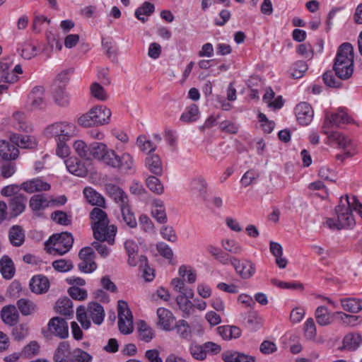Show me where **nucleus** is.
I'll use <instances>...</instances> for the list:
<instances>
[{
    "label": "nucleus",
    "mask_w": 362,
    "mask_h": 362,
    "mask_svg": "<svg viewBox=\"0 0 362 362\" xmlns=\"http://www.w3.org/2000/svg\"><path fill=\"white\" fill-rule=\"evenodd\" d=\"M122 221L130 228H135L137 226V222L134 213L132 209L131 205L120 209Z\"/></svg>",
    "instance_id": "44"
},
{
    "label": "nucleus",
    "mask_w": 362,
    "mask_h": 362,
    "mask_svg": "<svg viewBox=\"0 0 362 362\" xmlns=\"http://www.w3.org/2000/svg\"><path fill=\"white\" fill-rule=\"evenodd\" d=\"M334 313L328 311V309L323 305L319 306L316 308L315 312V317L317 323L320 326H327L332 323V317L334 316Z\"/></svg>",
    "instance_id": "28"
},
{
    "label": "nucleus",
    "mask_w": 362,
    "mask_h": 362,
    "mask_svg": "<svg viewBox=\"0 0 362 362\" xmlns=\"http://www.w3.org/2000/svg\"><path fill=\"white\" fill-rule=\"evenodd\" d=\"M111 110L103 105H98L91 108L88 112L82 115L78 122L80 125L89 127L92 126L107 124L110 121Z\"/></svg>",
    "instance_id": "4"
},
{
    "label": "nucleus",
    "mask_w": 362,
    "mask_h": 362,
    "mask_svg": "<svg viewBox=\"0 0 362 362\" xmlns=\"http://www.w3.org/2000/svg\"><path fill=\"white\" fill-rule=\"evenodd\" d=\"M193 297H189L187 295H178L176 297V302L179 309L182 313L183 317H188L194 310V305L190 300Z\"/></svg>",
    "instance_id": "23"
},
{
    "label": "nucleus",
    "mask_w": 362,
    "mask_h": 362,
    "mask_svg": "<svg viewBox=\"0 0 362 362\" xmlns=\"http://www.w3.org/2000/svg\"><path fill=\"white\" fill-rule=\"evenodd\" d=\"M118 327L124 334L133 331V317L127 303L124 300L118 301Z\"/></svg>",
    "instance_id": "8"
},
{
    "label": "nucleus",
    "mask_w": 362,
    "mask_h": 362,
    "mask_svg": "<svg viewBox=\"0 0 362 362\" xmlns=\"http://www.w3.org/2000/svg\"><path fill=\"white\" fill-rule=\"evenodd\" d=\"M18 155V148L15 144L1 140V160H16Z\"/></svg>",
    "instance_id": "26"
},
{
    "label": "nucleus",
    "mask_w": 362,
    "mask_h": 362,
    "mask_svg": "<svg viewBox=\"0 0 362 362\" xmlns=\"http://www.w3.org/2000/svg\"><path fill=\"white\" fill-rule=\"evenodd\" d=\"M189 351L192 356L196 360L203 361L206 358L204 349V344L200 345L193 342L189 346Z\"/></svg>",
    "instance_id": "64"
},
{
    "label": "nucleus",
    "mask_w": 362,
    "mask_h": 362,
    "mask_svg": "<svg viewBox=\"0 0 362 362\" xmlns=\"http://www.w3.org/2000/svg\"><path fill=\"white\" fill-rule=\"evenodd\" d=\"M9 138L10 141L15 144L17 147L31 148L36 146L35 140L30 136H20L17 134H11Z\"/></svg>",
    "instance_id": "30"
},
{
    "label": "nucleus",
    "mask_w": 362,
    "mask_h": 362,
    "mask_svg": "<svg viewBox=\"0 0 362 362\" xmlns=\"http://www.w3.org/2000/svg\"><path fill=\"white\" fill-rule=\"evenodd\" d=\"M54 103L60 107H67L69 105L70 98L69 93L61 86L54 89L52 93Z\"/></svg>",
    "instance_id": "41"
},
{
    "label": "nucleus",
    "mask_w": 362,
    "mask_h": 362,
    "mask_svg": "<svg viewBox=\"0 0 362 362\" xmlns=\"http://www.w3.org/2000/svg\"><path fill=\"white\" fill-rule=\"evenodd\" d=\"M74 243L72 235L68 232L56 233L45 242V250L49 254L63 255L70 250Z\"/></svg>",
    "instance_id": "5"
},
{
    "label": "nucleus",
    "mask_w": 362,
    "mask_h": 362,
    "mask_svg": "<svg viewBox=\"0 0 362 362\" xmlns=\"http://www.w3.org/2000/svg\"><path fill=\"white\" fill-rule=\"evenodd\" d=\"M18 308L23 315H30L37 310V305L31 300L21 298L17 302Z\"/></svg>",
    "instance_id": "47"
},
{
    "label": "nucleus",
    "mask_w": 362,
    "mask_h": 362,
    "mask_svg": "<svg viewBox=\"0 0 362 362\" xmlns=\"http://www.w3.org/2000/svg\"><path fill=\"white\" fill-rule=\"evenodd\" d=\"M353 64L352 61H347L346 62H334L333 69L338 78L346 80L349 78L353 74Z\"/></svg>",
    "instance_id": "21"
},
{
    "label": "nucleus",
    "mask_w": 362,
    "mask_h": 362,
    "mask_svg": "<svg viewBox=\"0 0 362 362\" xmlns=\"http://www.w3.org/2000/svg\"><path fill=\"white\" fill-rule=\"evenodd\" d=\"M21 56L25 59H30L37 54V48L30 42H25L22 45Z\"/></svg>",
    "instance_id": "55"
},
{
    "label": "nucleus",
    "mask_w": 362,
    "mask_h": 362,
    "mask_svg": "<svg viewBox=\"0 0 362 362\" xmlns=\"http://www.w3.org/2000/svg\"><path fill=\"white\" fill-rule=\"evenodd\" d=\"M233 267L236 274L242 279H249L254 276L256 272L255 264L247 259H238L236 257Z\"/></svg>",
    "instance_id": "12"
},
{
    "label": "nucleus",
    "mask_w": 362,
    "mask_h": 362,
    "mask_svg": "<svg viewBox=\"0 0 362 362\" xmlns=\"http://www.w3.org/2000/svg\"><path fill=\"white\" fill-rule=\"evenodd\" d=\"M136 144L141 151L146 153L153 152L156 148V146L144 135H141L137 138Z\"/></svg>",
    "instance_id": "59"
},
{
    "label": "nucleus",
    "mask_w": 362,
    "mask_h": 362,
    "mask_svg": "<svg viewBox=\"0 0 362 362\" xmlns=\"http://www.w3.org/2000/svg\"><path fill=\"white\" fill-rule=\"evenodd\" d=\"M145 165L148 170L156 175H160L163 173L162 163L158 155H149L145 160Z\"/></svg>",
    "instance_id": "34"
},
{
    "label": "nucleus",
    "mask_w": 362,
    "mask_h": 362,
    "mask_svg": "<svg viewBox=\"0 0 362 362\" xmlns=\"http://www.w3.org/2000/svg\"><path fill=\"white\" fill-rule=\"evenodd\" d=\"M138 332L139 339L145 342L151 341L155 336L153 329L144 321L139 322Z\"/></svg>",
    "instance_id": "46"
},
{
    "label": "nucleus",
    "mask_w": 362,
    "mask_h": 362,
    "mask_svg": "<svg viewBox=\"0 0 362 362\" xmlns=\"http://www.w3.org/2000/svg\"><path fill=\"white\" fill-rule=\"evenodd\" d=\"M90 220L94 238L98 241H107L112 245L117 228L116 226L109 224L107 214L99 207H94L90 213Z\"/></svg>",
    "instance_id": "2"
},
{
    "label": "nucleus",
    "mask_w": 362,
    "mask_h": 362,
    "mask_svg": "<svg viewBox=\"0 0 362 362\" xmlns=\"http://www.w3.org/2000/svg\"><path fill=\"white\" fill-rule=\"evenodd\" d=\"M13 118L18 123L17 126L16 127V129L25 132L32 131V127L26 120L24 113L16 112L13 113Z\"/></svg>",
    "instance_id": "54"
},
{
    "label": "nucleus",
    "mask_w": 362,
    "mask_h": 362,
    "mask_svg": "<svg viewBox=\"0 0 362 362\" xmlns=\"http://www.w3.org/2000/svg\"><path fill=\"white\" fill-rule=\"evenodd\" d=\"M25 197L18 195L13 197L9 203V209L11 211V216L16 217L21 214L25 207Z\"/></svg>",
    "instance_id": "38"
},
{
    "label": "nucleus",
    "mask_w": 362,
    "mask_h": 362,
    "mask_svg": "<svg viewBox=\"0 0 362 362\" xmlns=\"http://www.w3.org/2000/svg\"><path fill=\"white\" fill-rule=\"evenodd\" d=\"M222 359L225 362H256L255 356L235 351L224 352Z\"/></svg>",
    "instance_id": "20"
},
{
    "label": "nucleus",
    "mask_w": 362,
    "mask_h": 362,
    "mask_svg": "<svg viewBox=\"0 0 362 362\" xmlns=\"http://www.w3.org/2000/svg\"><path fill=\"white\" fill-rule=\"evenodd\" d=\"M269 245L270 252L276 257V263L278 267L282 269L285 268L287 265V260L282 257V246L279 243L273 241L270 242Z\"/></svg>",
    "instance_id": "40"
},
{
    "label": "nucleus",
    "mask_w": 362,
    "mask_h": 362,
    "mask_svg": "<svg viewBox=\"0 0 362 362\" xmlns=\"http://www.w3.org/2000/svg\"><path fill=\"white\" fill-rule=\"evenodd\" d=\"M49 288L48 279L43 275L34 276L30 281V288L32 292L36 294L46 293Z\"/></svg>",
    "instance_id": "19"
},
{
    "label": "nucleus",
    "mask_w": 362,
    "mask_h": 362,
    "mask_svg": "<svg viewBox=\"0 0 362 362\" xmlns=\"http://www.w3.org/2000/svg\"><path fill=\"white\" fill-rule=\"evenodd\" d=\"M218 333L225 340H230L232 339H237L241 334V330L236 326H220L217 327Z\"/></svg>",
    "instance_id": "37"
},
{
    "label": "nucleus",
    "mask_w": 362,
    "mask_h": 362,
    "mask_svg": "<svg viewBox=\"0 0 362 362\" xmlns=\"http://www.w3.org/2000/svg\"><path fill=\"white\" fill-rule=\"evenodd\" d=\"M221 246L225 251L233 255L240 254L243 249L236 240L233 239H225L221 241Z\"/></svg>",
    "instance_id": "51"
},
{
    "label": "nucleus",
    "mask_w": 362,
    "mask_h": 362,
    "mask_svg": "<svg viewBox=\"0 0 362 362\" xmlns=\"http://www.w3.org/2000/svg\"><path fill=\"white\" fill-rule=\"evenodd\" d=\"M298 121L303 125H308L313 117V110L311 106L307 103H300L295 108Z\"/></svg>",
    "instance_id": "15"
},
{
    "label": "nucleus",
    "mask_w": 362,
    "mask_h": 362,
    "mask_svg": "<svg viewBox=\"0 0 362 362\" xmlns=\"http://www.w3.org/2000/svg\"><path fill=\"white\" fill-rule=\"evenodd\" d=\"M362 343V337L358 333H349L343 339V345L341 350H349L351 351L356 350Z\"/></svg>",
    "instance_id": "25"
},
{
    "label": "nucleus",
    "mask_w": 362,
    "mask_h": 362,
    "mask_svg": "<svg viewBox=\"0 0 362 362\" xmlns=\"http://www.w3.org/2000/svg\"><path fill=\"white\" fill-rule=\"evenodd\" d=\"M14 160H1V177L8 178L11 177L16 170V166Z\"/></svg>",
    "instance_id": "62"
},
{
    "label": "nucleus",
    "mask_w": 362,
    "mask_h": 362,
    "mask_svg": "<svg viewBox=\"0 0 362 362\" xmlns=\"http://www.w3.org/2000/svg\"><path fill=\"white\" fill-rule=\"evenodd\" d=\"M45 93V90L43 86H37L33 88L28 95L27 109L33 111L44 108L46 106Z\"/></svg>",
    "instance_id": "10"
},
{
    "label": "nucleus",
    "mask_w": 362,
    "mask_h": 362,
    "mask_svg": "<svg viewBox=\"0 0 362 362\" xmlns=\"http://www.w3.org/2000/svg\"><path fill=\"white\" fill-rule=\"evenodd\" d=\"M107 194L117 204L119 209L129 205L127 193L119 186L108 183L105 186Z\"/></svg>",
    "instance_id": "13"
},
{
    "label": "nucleus",
    "mask_w": 362,
    "mask_h": 362,
    "mask_svg": "<svg viewBox=\"0 0 362 362\" xmlns=\"http://www.w3.org/2000/svg\"><path fill=\"white\" fill-rule=\"evenodd\" d=\"M21 187L28 193H34L40 191H48L50 189V185L41 179L35 178L23 182Z\"/></svg>",
    "instance_id": "18"
},
{
    "label": "nucleus",
    "mask_w": 362,
    "mask_h": 362,
    "mask_svg": "<svg viewBox=\"0 0 362 362\" xmlns=\"http://www.w3.org/2000/svg\"><path fill=\"white\" fill-rule=\"evenodd\" d=\"M68 171L78 177H85L88 173V169L81 160L74 156L69 157L64 161Z\"/></svg>",
    "instance_id": "16"
},
{
    "label": "nucleus",
    "mask_w": 362,
    "mask_h": 362,
    "mask_svg": "<svg viewBox=\"0 0 362 362\" xmlns=\"http://www.w3.org/2000/svg\"><path fill=\"white\" fill-rule=\"evenodd\" d=\"M352 61L354 63V48L349 42H344L340 45L335 58L336 62Z\"/></svg>",
    "instance_id": "29"
},
{
    "label": "nucleus",
    "mask_w": 362,
    "mask_h": 362,
    "mask_svg": "<svg viewBox=\"0 0 362 362\" xmlns=\"http://www.w3.org/2000/svg\"><path fill=\"white\" fill-rule=\"evenodd\" d=\"M8 238L13 246L22 245L25 241V233L22 227L18 225L13 226L9 230Z\"/></svg>",
    "instance_id": "32"
},
{
    "label": "nucleus",
    "mask_w": 362,
    "mask_h": 362,
    "mask_svg": "<svg viewBox=\"0 0 362 362\" xmlns=\"http://www.w3.org/2000/svg\"><path fill=\"white\" fill-rule=\"evenodd\" d=\"M154 5L148 1H145L135 11V16L141 21L145 22L146 18L143 16H150L154 12Z\"/></svg>",
    "instance_id": "50"
},
{
    "label": "nucleus",
    "mask_w": 362,
    "mask_h": 362,
    "mask_svg": "<svg viewBox=\"0 0 362 362\" xmlns=\"http://www.w3.org/2000/svg\"><path fill=\"white\" fill-rule=\"evenodd\" d=\"M78 257L81 262L78 267L81 272L90 274L97 269V264L95 262V254L92 247H83L78 252Z\"/></svg>",
    "instance_id": "9"
},
{
    "label": "nucleus",
    "mask_w": 362,
    "mask_h": 362,
    "mask_svg": "<svg viewBox=\"0 0 362 362\" xmlns=\"http://www.w3.org/2000/svg\"><path fill=\"white\" fill-rule=\"evenodd\" d=\"M70 362H91L92 356L81 349H75L71 354Z\"/></svg>",
    "instance_id": "60"
},
{
    "label": "nucleus",
    "mask_w": 362,
    "mask_h": 362,
    "mask_svg": "<svg viewBox=\"0 0 362 362\" xmlns=\"http://www.w3.org/2000/svg\"><path fill=\"white\" fill-rule=\"evenodd\" d=\"M157 325L165 331H170L174 328L175 317L168 309L159 308L157 310Z\"/></svg>",
    "instance_id": "14"
},
{
    "label": "nucleus",
    "mask_w": 362,
    "mask_h": 362,
    "mask_svg": "<svg viewBox=\"0 0 362 362\" xmlns=\"http://www.w3.org/2000/svg\"><path fill=\"white\" fill-rule=\"evenodd\" d=\"M325 133L327 134L328 138L331 141H334L339 148L346 149L351 144V139L340 132H333L328 134V132H325Z\"/></svg>",
    "instance_id": "45"
},
{
    "label": "nucleus",
    "mask_w": 362,
    "mask_h": 362,
    "mask_svg": "<svg viewBox=\"0 0 362 362\" xmlns=\"http://www.w3.org/2000/svg\"><path fill=\"white\" fill-rule=\"evenodd\" d=\"M304 336L307 339L313 340L315 339L317 332L315 322L313 318L310 317L307 319L304 324Z\"/></svg>",
    "instance_id": "63"
},
{
    "label": "nucleus",
    "mask_w": 362,
    "mask_h": 362,
    "mask_svg": "<svg viewBox=\"0 0 362 362\" xmlns=\"http://www.w3.org/2000/svg\"><path fill=\"white\" fill-rule=\"evenodd\" d=\"M178 335L185 339H189L192 337V330L189 323L185 320H178L174 327Z\"/></svg>",
    "instance_id": "48"
},
{
    "label": "nucleus",
    "mask_w": 362,
    "mask_h": 362,
    "mask_svg": "<svg viewBox=\"0 0 362 362\" xmlns=\"http://www.w3.org/2000/svg\"><path fill=\"white\" fill-rule=\"evenodd\" d=\"M89 158L95 159L107 166L127 171L134 167L133 157L129 153L119 156L103 142H93L89 145Z\"/></svg>",
    "instance_id": "1"
},
{
    "label": "nucleus",
    "mask_w": 362,
    "mask_h": 362,
    "mask_svg": "<svg viewBox=\"0 0 362 362\" xmlns=\"http://www.w3.org/2000/svg\"><path fill=\"white\" fill-rule=\"evenodd\" d=\"M16 273V268L12 259L7 255L1 257V275L6 279H11Z\"/></svg>",
    "instance_id": "39"
},
{
    "label": "nucleus",
    "mask_w": 362,
    "mask_h": 362,
    "mask_svg": "<svg viewBox=\"0 0 362 362\" xmlns=\"http://www.w3.org/2000/svg\"><path fill=\"white\" fill-rule=\"evenodd\" d=\"M88 317L96 325H100L105 316V312L103 306L95 302L90 303L87 308Z\"/></svg>",
    "instance_id": "22"
},
{
    "label": "nucleus",
    "mask_w": 362,
    "mask_h": 362,
    "mask_svg": "<svg viewBox=\"0 0 362 362\" xmlns=\"http://www.w3.org/2000/svg\"><path fill=\"white\" fill-rule=\"evenodd\" d=\"M70 353V345L67 341H62L59 344L53 356L54 362H69L68 356Z\"/></svg>",
    "instance_id": "36"
},
{
    "label": "nucleus",
    "mask_w": 362,
    "mask_h": 362,
    "mask_svg": "<svg viewBox=\"0 0 362 362\" xmlns=\"http://www.w3.org/2000/svg\"><path fill=\"white\" fill-rule=\"evenodd\" d=\"M147 187L153 193L161 194L163 192V186L160 180L156 176H149L146 180Z\"/></svg>",
    "instance_id": "56"
},
{
    "label": "nucleus",
    "mask_w": 362,
    "mask_h": 362,
    "mask_svg": "<svg viewBox=\"0 0 362 362\" xmlns=\"http://www.w3.org/2000/svg\"><path fill=\"white\" fill-rule=\"evenodd\" d=\"M349 122V116L346 112L340 110L331 115H326L323 128L339 127L341 124Z\"/></svg>",
    "instance_id": "17"
},
{
    "label": "nucleus",
    "mask_w": 362,
    "mask_h": 362,
    "mask_svg": "<svg viewBox=\"0 0 362 362\" xmlns=\"http://www.w3.org/2000/svg\"><path fill=\"white\" fill-rule=\"evenodd\" d=\"M4 62H1V82L6 83H14L19 79L17 74L23 73L22 67L20 64H17L12 70H9L10 66L13 64V59L10 57L4 58Z\"/></svg>",
    "instance_id": "11"
},
{
    "label": "nucleus",
    "mask_w": 362,
    "mask_h": 362,
    "mask_svg": "<svg viewBox=\"0 0 362 362\" xmlns=\"http://www.w3.org/2000/svg\"><path fill=\"white\" fill-rule=\"evenodd\" d=\"M73 148L75 153L81 158L87 160H90L89 158V146L82 140H77L73 144Z\"/></svg>",
    "instance_id": "57"
},
{
    "label": "nucleus",
    "mask_w": 362,
    "mask_h": 362,
    "mask_svg": "<svg viewBox=\"0 0 362 362\" xmlns=\"http://www.w3.org/2000/svg\"><path fill=\"white\" fill-rule=\"evenodd\" d=\"M42 333L47 339L52 336L66 339L69 336L68 324L64 319L54 317L49 321L47 329L42 330Z\"/></svg>",
    "instance_id": "7"
},
{
    "label": "nucleus",
    "mask_w": 362,
    "mask_h": 362,
    "mask_svg": "<svg viewBox=\"0 0 362 362\" xmlns=\"http://www.w3.org/2000/svg\"><path fill=\"white\" fill-rule=\"evenodd\" d=\"M55 310L56 312L66 316L71 315L74 313L72 302L67 297L59 298L57 301Z\"/></svg>",
    "instance_id": "42"
},
{
    "label": "nucleus",
    "mask_w": 362,
    "mask_h": 362,
    "mask_svg": "<svg viewBox=\"0 0 362 362\" xmlns=\"http://www.w3.org/2000/svg\"><path fill=\"white\" fill-rule=\"evenodd\" d=\"M84 196L87 202L93 206L105 207V198L91 187H86L83 190Z\"/></svg>",
    "instance_id": "31"
},
{
    "label": "nucleus",
    "mask_w": 362,
    "mask_h": 362,
    "mask_svg": "<svg viewBox=\"0 0 362 362\" xmlns=\"http://www.w3.org/2000/svg\"><path fill=\"white\" fill-rule=\"evenodd\" d=\"M48 206V201L42 194L34 195L30 198V207L33 211H39Z\"/></svg>",
    "instance_id": "58"
},
{
    "label": "nucleus",
    "mask_w": 362,
    "mask_h": 362,
    "mask_svg": "<svg viewBox=\"0 0 362 362\" xmlns=\"http://www.w3.org/2000/svg\"><path fill=\"white\" fill-rule=\"evenodd\" d=\"M18 313L14 305L5 306L1 309V319L7 325H13L18 320Z\"/></svg>",
    "instance_id": "33"
},
{
    "label": "nucleus",
    "mask_w": 362,
    "mask_h": 362,
    "mask_svg": "<svg viewBox=\"0 0 362 362\" xmlns=\"http://www.w3.org/2000/svg\"><path fill=\"white\" fill-rule=\"evenodd\" d=\"M207 186L206 179L202 175L194 177L189 182L190 190L199 193V195L204 199L206 195Z\"/></svg>",
    "instance_id": "27"
},
{
    "label": "nucleus",
    "mask_w": 362,
    "mask_h": 362,
    "mask_svg": "<svg viewBox=\"0 0 362 362\" xmlns=\"http://www.w3.org/2000/svg\"><path fill=\"white\" fill-rule=\"evenodd\" d=\"M76 126L71 122H59L52 124L45 129L47 137L54 138L56 141L69 140L77 134Z\"/></svg>",
    "instance_id": "6"
},
{
    "label": "nucleus",
    "mask_w": 362,
    "mask_h": 362,
    "mask_svg": "<svg viewBox=\"0 0 362 362\" xmlns=\"http://www.w3.org/2000/svg\"><path fill=\"white\" fill-rule=\"evenodd\" d=\"M352 211L351 198L348 195L341 197L339 204L335 207L337 218H326L325 225L332 230H341L354 227L356 221Z\"/></svg>",
    "instance_id": "3"
},
{
    "label": "nucleus",
    "mask_w": 362,
    "mask_h": 362,
    "mask_svg": "<svg viewBox=\"0 0 362 362\" xmlns=\"http://www.w3.org/2000/svg\"><path fill=\"white\" fill-rule=\"evenodd\" d=\"M153 217L160 223L167 222V216L163 202L160 199H155L153 202V208L151 209Z\"/></svg>",
    "instance_id": "35"
},
{
    "label": "nucleus",
    "mask_w": 362,
    "mask_h": 362,
    "mask_svg": "<svg viewBox=\"0 0 362 362\" xmlns=\"http://www.w3.org/2000/svg\"><path fill=\"white\" fill-rule=\"evenodd\" d=\"M198 115L199 108L196 105L192 104L181 115L180 119L185 123L192 122L198 119Z\"/></svg>",
    "instance_id": "49"
},
{
    "label": "nucleus",
    "mask_w": 362,
    "mask_h": 362,
    "mask_svg": "<svg viewBox=\"0 0 362 362\" xmlns=\"http://www.w3.org/2000/svg\"><path fill=\"white\" fill-rule=\"evenodd\" d=\"M143 270L144 278L147 281H151L154 278L153 269L150 268L148 264L147 258L144 255H140L139 258V264H137Z\"/></svg>",
    "instance_id": "53"
},
{
    "label": "nucleus",
    "mask_w": 362,
    "mask_h": 362,
    "mask_svg": "<svg viewBox=\"0 0 362 362\" xmlns=\"http://www.w3.org/2000/svg\"><path fill=\"white\" fill-rule=\"evenodd\" d=\"M171 285L175 291L180 293L179 295H187L189 297L194 296L192 289L187 287L185 284L184 280L177 278L173 279L171 281Z\"/></svg>",
    "instance_id": "52"
},
{
    "label": "nucleus",
    "mask_w": 362,
    "mask_h": 362,
    "mask_svg": "<svg viewBox=\"0 0 362 362\" xmlns=\"http://www.w3.org/2000/svg\"><path fill=\"white\" fill-rule=\"evenodd\" d=\"M124 248L128 255L127 262L131 267H136L139 264V246L132 240H127L124 243Z\"/></svg>",
    "instance_id": "24"
},
{
    "label": "nucleus",
    "mask_w": 362,
    "mask_h": 362,
    "mask_svg": "<svg viewBox=\"0 0 362 362\" xmlns=\"http://www.w3.org/2000/svg\"><path fill=\"white\" fill-rule=\"evenodd\" d=\"M343 309L352 313H358L362 310V300L357 298H344L341 300Z\"/></svg>",
    "instance_id": "43"
},
{
    "label": "nucleus",
    "mask_w": 362,
    "mask_h": 362,
    "mask_svg": "<svg viewBox=\"0 0 362 362\" xmlns=\"http://www.w3.org/2000/svg\"><path fill=\"white\" fill-rule=\"evenodd\" d=\"M90 90L91 95L98 100L105 101L108 98L104 88L97 82L91 84Z\"/></svg>",
    "instance_id": "61"
}]
</instances>
